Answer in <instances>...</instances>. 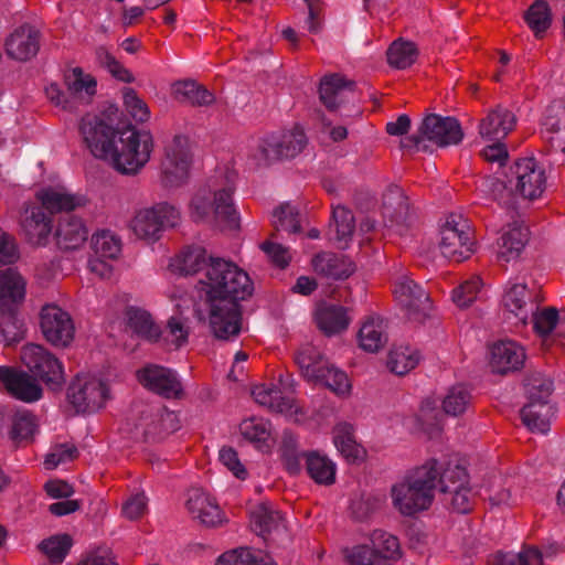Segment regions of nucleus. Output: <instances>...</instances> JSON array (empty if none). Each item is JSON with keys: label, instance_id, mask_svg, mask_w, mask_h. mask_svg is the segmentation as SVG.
<instances>
[{"label": "nucleus", "instance_id": "nucleus-52", "mask_svg": "<svg viewBox=\"0 0 565 565\" xmlns=\"http://www.w3.org/2000/svg\"><path fill=\"white\" fill-rule=\"evenodd\" d=\"M490 565H542L543 557L536 547H526L518 554L497 553L489 563Z\"/></svg>", "mask_w": 565, "mask_h": 565}, {"label": "nucleus", "instance_id": "nucleus-42", "mask_svg": "<svg viewBox=\"0 0 565 565\" xmlns=\"http://www.w3.org/2000/svg\"><path fill=\"white\" fill-rule=\"evenodd\" d=\"M295 362L302 375L313 382L327 360L315 347L307 344L297 352Z\"/></svg>", "mask_w": 565, "mask_h": 565}, {"label": "nucleus", "instance_id": "nucleus-25", "mask_svg": "<svg viewBox=\"0 0 565 565\" xmlns=\"http://www.w3.org/2000/svg\"><path fill=\"white\" fill-rule=\"evenodd\" d=\"M21 227L31 244L45 245L52 232V218L40 206L28 205L21 216Z\"/></svg>", "mask_w": 565, "mask_h": 565}, {"label": "nucleus", "instance_id": "nucleus-59", "mask_svg": "<svg viewBox=\"0 0 565 565\" xmlns=\"http://www.w3.org/2000/svg\"><path fill=\"white\" fill-rule=\"evenodd\" d=\"M360 347L367 352H377L387 342V335L383 333L382 327L374 321L365 322L359 331Z\"/></svg>", "mask_w": 565, "mask_h": 565}, {"label": "nucleus", "instance_id": "nucleus-40", "mask_svg": "<svg viewBox=\"0 0 565 565\" xmlns=\"http://www.w3.org/2000/svg\"><path fill=\"white\" fill-rule=\"evenodd\" d=\"M334 444L349 461L362 460L365 455L364 448L355 441L350 424L343 423L337 426Z\"/></svg>", "mask_w": 565, "mask_h": 565}, {"label": "nucleus", "instance_id": "nucleus-34", "mask_svg": "<svg viewBox=\"0 0 565 565\" xmlns=\"http://www.w3.org/2000/svg\"><path fill=\"white\" fill-rule=\"evenodd\" d=\"M88 231L82 218L68 216L60 221L56 230L57 244L64 249H76L87 239Z\"/></svg>", "mask_w": 565, "mask_h": 565}, {"label": "nucleus", "instance_id": "nucleus-29", "mask_svg": "<svg viewBox=\"0 0 565 565\" xmlns=\"http://www.w3.org/2000/svg\"><path fill=\"white\" fill-rule=\"evenodd\" d=\"M26 282L13 268L0 270V309H15L25 297Z\"/></svg>", "mask_w": 565, "mask_h": 565}, {"label": "nucleus", "instance_id": "nucleus-18", "mask_svg": "<svg viewBox=\"0 0 565 565\" xmlns=\"http://www.w3.org/2000/svg\"><path fill=\"white\" fill-rule=\"evenodd\" d=\"M142 315L143 340L161 343L167 349L172 345L178 349L186 343L189 331L178 318L171 317L168 320L167 331L163 333L150 312L143 310Z\"/></svg>", "mask_w": 565, "mask_h": 565}, {"label": "nucleus", "instance_id": "nucleus-47", "mask_svg": "<svg viewBox=\"0 0 565 565\" xmlns=\"http://www.w3.org/2000/svg\"><path fill=\"white\" fill-rule=\"evenodd\" d=\"M527 403L539 404V408H546L553 392V382L542 374H533L525 383Z\"/></svg>", "mask_w": 565, "mask_h": 565}, {"label": "nucleus", "instance_id": "nucleus-62", "mask_svg": "<svg viewBox=\"0 0 565 565\" xmlns=\"http://www.w3.org/2000/svg\"><path fill=\"white\" fill-rule=\"evenodd\" d=\"M529 319L533 322V328L536 333L541 337H545L548 335L556 327L558 322V311L557 309L550 307L537 312L535 307H533Z\"/></svg>", "mask_w": 565, "mask_h": 565}, {"label": "nucleus", "instance_id": "nucleus-48", "mask_svg": "<svg viewBox=\"0 0 565 565\" xmlns=\"http://www.w3.org/2000/svg\"><path fill=\"white\" fill-rule=\"evenodd\" d=\"M250 158L257 167H268L276 161L282 160L276 134L260 138Z\"/></svg>", "mask_w": 565, "mask_h": 565}, {"label": "nucleus", "instance_id": "nucleus-10", "mask_svg": "<svg viewBox=\"0 0 565 565\" xmlns=\"http://www.w3.org/2000/svg\"><path fill=\"white\" fill-rule=\"evenodd\" d=\"M192 156L189 139L175 135L171 145L166 148V157L161 163V182L164 188H179L188 181Z\"/></svg>", "mask_w": 565, "mask_h": 565}, {"label": "nucleus", "instance_id": "nucleus-35", "mask_svg": "<svg viewBox=\"0 0 565 565\" xmlns=\"http://www.w3.org/2000/svg\"><path fill=\"white\" fill-rule=\"evenodd\" d=\"M210 264V257L206 255L205 248L201 246L185 247L171 264L172 270L183 275H195L203 270Z\"/></svg>", "mask_w": 565, "mask_h": 565}, {"label": "nucleus", "instance_id": "nucleus-22", "mask_svg": "<svg viewBox=\"0 0 565 565\" xmlns=\"http://www.w3.org/2000/svg\"><path fill=\"white\" fill-rule=\"evenodd\" d=\"M180 428V420L174 412L160 405L147 416L143 425V443H158Z\"/></svg>", "mask_w": 565, "mask_h": 565}, {"label": "nucleus", "instance_id": "nucleus-9", "mask_svg": "<svg viewBox=\"0 0 565 565\" xmlns=\"http://www.w3.org/2000/svg\"><path fill=\"white\" fill-rule=\"evenodd\" d=\"M439 248L443 255L456 263H460L473 253V242L470 238V228L460 215L451 214L440 228Z\"/></svg>", "mask_w": 565, "mask_h": 565}, {"label": "nucleus", "instance_id": "nucleus-32", "mask_svg": "<svg viewBox=\"0 0 565 565\" xmlns=\"http://www.w3.org/2000/svg\"><path fill=\"white\" fill-rule=\"evenodd\" d=\"M504 308L513 313L519 322L526 324L532 313L534 303L533 296L525 284H514L505 291L502 298Z\"/></svg>", "mask_w": 565, "mask_h": 565}, {"label": "nucleus", "instance_id": "nucleus-21", "mask_svg": "<svg viewBox=\"0 0 565 565\" xmlns=\"http://www.w3.org/2000/svg\"><path fill=\"white\" fill-rule=\"evenodd\" d=\"M524 361L525 351L514 341H500L491 349L490 367L493 373L505 375L519 371Z\"/></svg>", "mask_w": 565, "mask_h": 565}, {"label": "nucleus", "instance_id": "nucleus-11", "mask_svg": "<svg viewBox=\"0 0 565 565\" xmlns=\"http://www.w3.org/2000/svg\"><path fill=\"white\" fill-rule=\"evenodd\" d=\"M383 226L398 235L407 233L416 221V214L405 192L397 185L387 189L382 204Z\"/></svg>", "mask_w": 565, "mask_h": 565}, {"label": "nucleus", "instance_id": "nucleus-33", "mask_svg": "<svg viewBox=\"0 0 565 565\" xmlns=\"http://www.w3.org/2000/svg\"><path fill=\"white\" fill-rule=\"evenodd\" d=\"M172 94L177 102L193 107L209 106L215 97L206 87L193 79L179 81L172 86Z\"/></svg>", "mask_w": 565, "mask_h": 565}, {"label": "nucleus", "instance_id": "nucleus-39", "mask_svg": "<svg viewBox=\"0 0 565 565\" xmlns=\"http://www.w3.org/2000/svg\"><path fill=\"white\" fill-rule=\"evenodd\" d=\"M386 55L391 66L404 70L415 63L418 50L414 42L399 38L390 45Z\"/></svg>", "mask_w": 565, "mask_h": 565}, {"label": "nucleus", "instance_id": "nucleus-51", "mask_svg": "<svg viewBox=\"0 0 565 565\" xmlns=\"http://www.w3.org/2000/svg\"><path fill=\"white\" fill-rule=\"evenodd\" d=\"M524 19L536 36L544 33L552 22L548 3L545 0H535L525 11Z\"/></svg>", "mask_w": 565, "mask_h": 565}, {"label": "nucleus", "instance_id": "nucleus-5", "mask_svg": "<svg viewBox=\"0 0 565 565\" xmlns=\"http://www.w3.org/2000/svg\"><path fill=\"white\" fill-rule=\"evenodd\" d=\"M463 136V130L457 118L428 114L423 118L417 131L401 141V147L415 149L416 151H428L429 147L426 141L444 148L459 145Z\"/></svg>", "mask_w": 565, "mask_h": 565}, {"label": "nucleus", "instance_id": "nucleus-2", "mask_svg": "<svg viewBox=\"0 0 565 565\" xmlns=\"http://www.w3.org/2000/svg\"><path fill=\"white\" fill-rule=\"evenodd\" d=\"M201 298L205 302L218 300L243 301L252 297L254 285L247 273L236 264L210 256V264L199 279Z\"/></svg>", "mask_w": 565, "mask_h": 565}, {"label": "nucleus", "instance_id": "nucleus-43", "mask_svg": "<svg viewBox=\"0 0 565 565\" xmlns=\"http://www.w3.org/2000/svg\"><path fill=\"white\" fill-rule=\"evenodd\" d=\"M281 523V514L266 504H259L250 512L252 529L258 535L265 536V534L277 530Z\"/></svg>", "mask_w": 565, "mask_h": 565}, {"label": "nucleus", "instance_id": "nucleus-23", "mask_svg": "<svg viewBox=\"0 0 565 565\" xmlns=\"http://www.w3.org/2000/svg\"><path fill=\"white\" fill-rule=\"evenodd\" d=\"M179 212L168 203H158L143 213V242L154 243L167 225L174 226Z\"/></svg>", "mask_w": 565, "mask_h": 565}, {"label": "nucleus", "instance_id": "nucleus-4", "mask_svg": "<svg viewBox=\"0 0 565 565\" xmlns=\"http://www.w3.org/2000/svg\"><path fill=\"white\" fill-rule=\"evenodd\" d=\"M233 188H216L207 183L198 189L190 202V214L194 222L212 216L214 224L223 232L239 228V216L233 202Z\"/></svg>", "mask_w": 565, "mask_h": 565}, {"label": "nucleus", "instance_id": "nucleus-60", "mask_svg": "<svg viewBox=\"0 0 565 565\" xmlns=\"http://www.w3.org/2000/svg\"><path fill=\"white\" fill-rule=\"evenodd\" d=\"M332 220L335 224V238L339 243H343L341 247L344 248L355 228L354 215L349 209L339 205L332 211Z\"/></svg>", "mask_w": 565, "mask_h": 565}, {"label": "nucleus", "instance_id": "nucleus-3", "mask_svg": "<svg viewBox=\"0 0 565 565\" xmlns=\"http://www.w3.org/2000/svg\"><path fill=\"white\" fill-rule=\"evenodd\" d=\"M438 471L436 459L409 471L391 490L394 507L407 516L427 510L434 501Z\"/></svg>", "mask_w": 565, "mask_h": 565}, {"label": "nucleus", "instance_id": "nucleus-61", "mask_svg": "<svg viewBox=\"0 0 565 565\" xmlns=\"http://www.w3.org/2000/svg\"><path fill=\"white\" fill-rule=\"evenodd\" d=\"M471 401L469 391L462 385H456L448 390L443 399V409L451 416L461 415Z\"/></svg>", "mask_w": 565, "mask_h": 565}, {"label": "nucleus", "instance_id": "nucleus-24", "mask_svg": "<svg viewBox=\"0 0 565 565\" xmlns=\"http://www.w3.org/2000/svg\"><path fill=\"white\" fill-rule=\"evenodd\" d=\"M516 124L515 115L508 108L498 105L479 124V134L490 141H501L511 132Z\"/></svg>", "mask_w": 565, "mask_h": 565}, {"label": "nucleus", "instance_id": "nucleus-12", "mask_svg": "<svg viewBox=\"0 0 565 565\" xmlns=\"http://www.w3.org/2000/svg\"><path fill=\"white\" fill-rule=\"evenodd\" d=\"M394 295L408 320L422 323L429 317L431 310L429 296L409 277L402 276L398 278Z\"/></svg>", "mask_w": 565, "mask_h": 565}, {"label": "nucleus", "instance_id": "nucleus-28", "mask_svg": "<svg viewBox=\"0 0 565 565\" xmlns=\"http://www.w3.org/2000/svg\"><path fill=\"white\" fill-rule=\"evenodd\" d=\"M64 84L66 92L75 102L87 105L97 93V81L81 67L65 72Z\"/></svg>", "mask_w": 565, "mask_h": 565}, {"label": "nucleus", "instance_id": "nucleus-14", "mask_svg": "<svg viewBox=\"0 0 565 565\" xmlns=\"http://www.w3.org/2000/svg\"><path fill=\"white\" fill-rule=\"evenodd\" d=\"M510 184L514 185V191L522 198L534 200L539 198L545 186L544 171L537 169L532 158H523L515 161L505 173Z\"/></svg>", "mask_w": 565, "mask_h": 565}, {"label": "nucleus", "instance_id": "nucleus-8", "mask_svg": "<svg viewBox=\"0 0 565 565\" xmlns=\"http://www.w3.org/2000/svg\"><path fill=\"white\" fill-rule=\"evenodd\" d=\"M241 301L216 300L205 302L209 309V327L213 337L221 341L235 340L243 329Z\"/></svg>", "mask_w": 565, "mask_h": 565}, {"label": "nucleus", "instance_id": "nucleus-7", "mask_svg": "<svg viewBox=\"0 0 565 565\" xmlns=\"http://www.w3.org/2000/svg\"><path fill=\"white\" fill-rule=\"evenodd\" d=\"M372 547L360 545L349 556L351 565H391L402 556L399 541L396 536L374 530L371 534Z\"/></svg>", "mask_w": 565, "mask_h": 565}, {"label": "nucleus", "instance_id": "nucleus-37", "mask_svg": "<svg viewBox=\"0 0 565 565\" xmlns=\"http://www.w3.org/2000/svg\"><path fill=\"white\" fill-rule=\"evenodd\" d=\"M436 469L438 471L437 478H439L440 492L444 494L469 484L467 469L457 461L449 460L446 463H439L436 460Z\"/></svg>", "mask_w": 565, "mask_h": 565}, {"label": "nucleus", "instance_id": "nucleus-64", "mask_svg": "<svg viewBox=\"0 0 565 565\" xmlns=\"http://www.w3.org/2000/svg\"><path fill=\"white\" fill-rule=\"evenodd\" d=\"M480 288V278L475 277L470 280H467L454 290L452 300L458 307L466 308L475 301Z\"/></svg>", "mask_w": 565, "mask_h": 565}, {"label": "nucleus", "instance_id": "nucleus-54", "mask_svg": "<svg viewBox=\"0 0 565 565\" xmlns=\"http://www.w3.org/2000/svg\"><path fill=\"white\" fill-rule=\"evenodd\" d=\"M260 552L254 553L247 547H239L223 553L215 565H276L273 562H266Z\"/></svg>", "mask_w": 565, "mask_h": 565}, {"label": "nucleus", "instance_id": "nucleus-50", "mask_svg": "<svg viewBox=\"0 0 565 565\" xmlns=\"http://www.w3.org/2000/svg\"><path fill=\"white\" fill-rule=\"evenodd\" d=\"M307 452H300L297 447V438L290 433L285 431L280 445V456L285 468L291 475H297L301 470V458L306 459Z\"/></svg>", "mask_w": 565, "mask_h": 565}, {"label": "nucleus", "instance_id": "nucleus-53", "mask_svg": "<svg viewBox=\"0 0 565 565\" xmlns=\"http://www.w3.org/2000/svg\"><path fill=\"white\" fill-rule=\"evenodd\" d=\"M313 382L328 387L339 395L347 393L350 388L347 374L331 365L328 361Z\"/></svg>", "mask_w": 565, "mask_h": 565}, {"label": "nucleus", "instance_id": "nucleus-15", "mask_svg": "<svg viewBox=\"0 0 565 565\" xmlns=\"http://www.w3.org/2000/svg\"><path fill=\"white\" fill-rule=\"evenodd\" d=\"M40 327L44 338L55 347H67L74 339L73 319L68 312L55 305L42 308Z\"/></svg>", "mask_w": 565, "mask_h": 565}, {"label": "nucleus", "instance_id": "nucleus-55", "mask_svg": "<svg viewBox=\"0 0 565 565\" xmlns=\"http://www.w3.org/2000/svg\"><path fill=\"white\" fill-rule=\"evenodd\" d=\"M275 232L298 233L301 231L299 212L289 203H282L273 212Z\"/></svg>", "mask_w": 565, "mask_h": 565}, {"label": "nucleus", "instance_id": "nucleus-63", "mask_svg": "<svg viewBox=\"0 0 565 565\" xmlns=\"http://www.w3.org/2000/svg\"><path fill=\"white\" fill-rule=\"evenodd\" d=\"M482 188L493 200L502 204H509L514 192L513 184L509 183L508 178L500 180L494 177H487L482 182Z\"/></svg>", "mask_w": 565, "mask_h": 565}, {"label": "nucleus", "instance_id": "nucleus-41", "mask_svg": "<svg viewBox=\"0 0 565 565\" xmlns=\"http://www.w3.org/2000/svg\"><path fill=\"white\" fill-rule=\"evenodd\" d=\"M241 434L258 449H269L270 423L263 418L252 417L244 419L239 425Z\"/></svg>", "mask_w": 565, "mask_h": 565}, {"label": "nucleus", "instance_id": "nucleus-46", "mask_svg": "<svg viewBox=\"0 0 565 565\" xmlns=\"http://www.w3.org/2000/svg\"><path fill=\"white\" fill-rule=\"evenodd\" d=\"M276 138L278 140L282 160L292 159L298 156L308 142L305 131L299 127H295L294 129L281 134H276Z\"/></svg>", "mask_w": 565, "mask_h": 565}, {"label": "nucleus", "instance_id": "nucleus-45", "mask_svg": "<svg viewBox=\"0 0 565 565\" xmlns=\"http://www.w3.org/2000/svg\"><path fill=\"white\" fill-rule=\"evenodd\" d=\"M419 362L417 351L408 347H398L390 351L387 358V367L396 375H404L415 369Z\"/></svg>", "mask_w": 565, "mask_h": 565}, {"label": "nucleus", "instance_id": "nucleus-1", "mask_svg": "<svg viewBox=\"0 0 565 565\" xmlns=\"http://www.w3.org/2000/svg\"><path fill=\"white\" fill-rule=\"evenodd\" d=\"M79 132L89 152L97 159L109 161L124 174L138 172L140 132L132 126L113 127L106 119L86 115L79 124Z\"/></svg>", "mask_w": 565, "mask_h": 565}, {"label": "nucleus", "instance_id": "nucleus-36", "mask_svg": "<svg viewBox=\"0 0 565 565\" xmlns=\"http://www.w3.org/2000/svg\"><path fill=\"white\" fill-rule=\"evenodd\" d=\"M355 83L347 81L339 74L326 75L321 78L319 85L320 102L329 111H335L340 105L338 98L343 89L349 88L353 90Z\"/></svg>", "mask_w": 565, "mask_h": 565}, {"label": "nucleus", "instance_id": "nucleus-27", "mask_svg": "<svg viewBox=\"0 0 565 565\" xmlns=\"http://www.w3.org/2000/svg\"><path fill=\"white\" fill-rule=\"evenodd\" d=\"M39 51V32L29 25L14 30L6 42L7 54L18 61H26Z\"/></svg>", "mask_w": 565, "mask_h": 565}, {"label": "nucleus", "instance_id": "nucleus-44", "mask_svg": "<svg viewBox=\"0 0 565 565\" xmlns=\"http://www.w3.org/2000/svg\"><path fill=\"white\" fill-rule=\"evenodd\" d=\"M92 246L97 257L116 259L121 253L120 238L109 230H102L92 236Z\"/></svg>", "mask_w": 565, "mask_h": 565}, {"label": "nucleus", "instance_id": "nucleus-56", "mask_svg": "<svg viewBox=\"0 0 565 565\" xmlns=\"http://www.w3.org/2000/svg\"><path fill=\"white\" fill-rule=\"evenodd\" d=\"M38 426L34 415L29 412H19L12 418L10 437L15 443L30 440L38 431Z\"/></svg>", "mask_w": 565, "mask_h": 565}, {"label": "nucleus", "instance_id": "nucleus-20", "mask_svg": "<svg viewBox=\"0 0 565 565\" xmlns=\"http://www.w3.org/2000/svg\"><path fill=\"white\" fill-rule=\"evenodd\" d=\"M0 381L12 396L23 402H35L42 396L41 386L25 372L0 366Z\"/></svg>", "mask_w": 565, "mask_h": 565}, {"label": "nucleus", "instance_id": "nucleus-6", "mask_svg": "<svg viewBox=\"0 0 565 565\" xmlns=\"http://www.w3.org/2000/svg\"><path fill=\"white\" fill-rule=\"evenodd\" d=\"M67 397L77 413L96 412L109 397L108 383L94 374L78 375L70 385Z\"/></svg>", "mask_w": 565, "mask_h": 565}, {"label": "nucleus", "instance_id": "nucleus-58", "mask_svg": "<svg viewBox=\"0 0 565 565\" xmlns=\"http://www.w3.org/2000/svg\"><path fill=\"white\" fill-rule=\"evenodd\" d=\"M15 309L1 310L0 341L12 344L20 341L24 334L22 321L14 315Z\"/></svg>", "mask_w": 565, "mask_h": 565}, {"label": "nucleus", "instance_id": "nucleus-16", "mask_svg": "<svg viewBox=\"0 0 565 565\" xmlns=\"http://www.w3.org/2000/svg\"><path fill=\"white\" fill-rule=\"evenodd\" d=\"M41 209L49 213L71 212L87 205L88 199L83 193L72 192L62 184L46 185L35 192Z\"/></svg>", "mask_w": 565, "mask_h": 565}, {"label": "nucleus", "instance_id": "nucleus-26", "mask_svg": "<svg viewBox=\"0 0 565 565\" xmlns=\"http://www.w3.org/2000/svg\"><path fill=\"white\" fill-rule=\"evenodd\" d=\"M530 238L527 226L519 222L508 225V230L503 232L498 241V260L500 263H509L519 258Z\"/></svg>", "mask_w": 565, "mask_h": 565}, {"label": "nucleus", "instance_id": "nucleus-49", "mask_svg": "<svg viewBox=\"0 0 565 565\" xmlns=\"http://www.w3.org/2000/svg\"><path fill=\"white\" fill-rule=\"evenodd\" d=\"M551 407L539 408V404L526 403L520 411L522 423L532 431L544 434L550 428L548 414Z\"/></svg>", "mask_w": 565, "mask_h": 565}, {"label": "nucleus", "instance_id": "nucleus-13", "mask_svg": "<svg viewBox=\"0 0 565 565\" xmlns=\"http://www.w3.org/2000/svg\"><path fill=\"white\" fill-rule=\"evenodd\" d=\"M21 361L40 380L46 384H61L63 382V366L61 362L44 347L30 343L22 348Z\"/></svg>", "mask_w": 565, "mask_h": 565}, {"label": "nucleus", "instance_id": "nucleus-30", "mask_svg": "<svg viewBox=\"0 0 565 565\" xmlns=\"http://www.w3.org/2000/svg\"><path fill=\"white\" fill-rule=\"evenodd\" d=\"M315 320L319 330L328 337L343 332L350 323L347 308L327 302L318 306Z\"/></svg>", "mask_w": 565, "mask_h": 565}, {"label": "nucleus", "instance_id": "nucleus-19", "mask_svg": "<svg viewBox=\"0 0 565 565\" xmlns=\"http://www.w3.org/2000/svg\"><path fill=\"white\" fill-rule=\"evenodd\" d=\"M541 135L551 150L565 152V102L553 100L541 117Z\"/></svg>", "mask_w": 565, "mask_h": 565}, {"label": "nucleus", "instance_id": "nucleus-57", "mask_svg": "<svg viewBox=\"0 0 565 565\" xmlns=\"http://www.w3.org/2000/svg\"><path fill=\"white\" fill-rule=\"evenodd\" d=\"M72 545L73 541L68 534H57L42 541L40 548L52 563L60 564L68 554Z\"/></svg>", "mask_w": 565, "mask_h": 565}, {"label": "nucleus", "instance_id": "nucleus-17", "mask_svg": "<svg viewBox=\"0 0 565 565\" xmlns=\"http://www.w3.org/2000/svg\"><path fill=\"white\" fill-rule=\"evenodd\" d=\"M143 387L166 399H181L184 391L174 371L157 365H143Z\"/></svg>", "mask_w": 565, "mask_h": 565}, {"label": "nucleus", "instance_id": "nucleus-38", "mask_svg": "<svg viewBox=\"0 0 565 565\" xmlns=\"http://www.w3.org/2000/svg\"><path fill=\"white\" fill-rule=\"evenodd\" d=\"M306 470L319 484L330 486L335 481V465L318 451L307 452Z\"/></svg>", "mask_w": 565, "mask_h": 565}, {"label": "nucleus", "instance_id": "nucleus-31", "mask_svg": "<svg viewBox=\"0 0 565 565\" xmlns=\"http://www.w3.org/2000/svg\"><path fill=\"white\" fill-rule=\"evenodd\" d=\"M317 274L334 280L347 279L355 271V265L345 256L334 253H321L312 259Z\"/></svg>", "mask_w": 565, "mask_h": 565}]
</instances>
